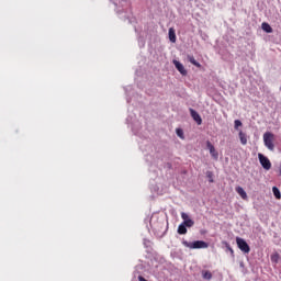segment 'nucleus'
Instances as JSON below:
<instances>
[{"instance_id": "nucleus-1", "label": "nucleus", "mask_w": 281, "mask_h": 281, "mask_svg": "<svg viewBox=\"0 0 281 281\" xmlns=\"http://www.w3.org/2000/svg\"><path fill=\"white\" fill-rule=\"evenodd\" d=\"M274 139H276V136L272 134V133H270V132H267V133H265L263 134V143H265V146L269 149V150H271V151H273L274 150Z\"/></svg>"}, {"instance_id": "nucleus-2", "label": "nucleus", "mask_w": 281, "mask_h": 281, "mask_svg": "<svg viewBox=\"0 0 281 281\" xmlns=\"http://www.w3.org/2000/svg\"><path fill=\"white\" fill-rule=\"evenodd\" d=\"M182 244L190 249H205L209 247V244L203 240H196L193 243L183 241Z\"/></svg>"}, {"instance_id": "nucleus-3", "label": "nucleus", "mask_w": 281, "mask_h": 281, "mask_svg": "<svg viewBox=\"0 0 281 281\" xmlns=\"http://www.w3.org/2000/svg\"><path fill=\"white\" fill-rule=\"evenodd\" d=\"M236 243H237L238 248L241 251H244L245 254H248L250 251V247L243 238L237 237Z\"/></svg>"}, {"instance_id": "nucleus-4", "label": "nucleus", "mask_w": 281, "mask_h": 281, "mask_svg": "<svg viewBox=\"0 0 281 281\" xmlns=\"http://www.w3.org/2000/svg\"><path fill=\"white\" fill-rule=\"evenodd\" d=\"M258 157H259V161H260L261 166H262L266 170H270V169H271V162H270V160H269L267 157H265L262 154H259Z\"/></svg>"}, {"instance_id": "nucleus-5", "label": "nucleus", "mask_w": 281, "mask_h": 281, "mask_svg": "<svg viewBox=\"0 0 281 281\" xmlns=\"http://www.w3.org/2000/svg\"><path fill=\"white\" fill-rule=\"evenodd\" d=\"M206 146H207V148H209V150H210L211 156H212L215 160H217V159H218V153L215 150L214 146L211 144L210 140L206 142Z\"/></svg>"}, {"instance_id": "nucleus-6", "label": "nucleus", "mask_w": 281, "mask_h": 281, "mask_svg": "<svg viewBox=\"0 0 281 281\" xmlns=\"http://www.w3.org/2000/svg\"><path fill=\"white\" fill-rule=\"evenodd\" d=\"M173 65L177 68V70L182 75V76H187V70L184 69L183 65L178 61V60H173Z\"/></svg>"}, {"instance_id": "nucleus-7", "label": "nucleus", "mask_w": 281, "mask_h": 281, "mask_svg": "<svg viewBox=\"0 0 281 281\" xmlns=\"http://www.w3.org/2000/svg\"><path fill=\"white\" fill-rule=\"evenodd\" d=\"M190 113H191L192 119L198 123V125H201L202 124V119L198 114V112H195L193 109H190Z\"/></svg>"}, {"instance_id": "nucleus-8", "label": "nucleus", "mask_w": 281, "mask_h": 281, "mask_svg": "<svg viewBox=\"0 0 281 281\" xmlns=\"http://www.w3.org/2000/svg\"><path fill=\"white\" fill-rule=\"evenodd\" d=\"M236 192L241 196L243 200L248 199L247 193L245 192V190L241 187H237Z\"/></svg>"}, {"instance_id": "nucleus-9", "label": "nucleus", "mask_w": 281, "mask_h": 281, "mask_svg": "<svg viewBox=\"0 0 281 281\" xmlns=\"http://www.w3.org/2000/svg\"><path fill=\"white\" fill-rule=\"evenodd\" d=\"M169 40H170L171 43H176V41H177L176 32L172 27L169 29Z\"/></svg>"}, {"instance_id": "nucleus-10", "label": "nucleus", "mask_w": 281, "mask_h": 281, "mask_svg": "<svg viewBox=\"0 0 281 281\" xmlns=\"http://www.w3.org/2000/svg\"><path fill=\"white\" fill-rule=\"evenodd\" d=\"M239 139H240V143H241L243 145H246L247 142H248L246 133H244V132L240 131V132H239Z\"/></svg>"}, {"instance_id": "nucleus-11", "label": "nucleus", "mask_w": 281, "mask_h": 281, "mask_svg": "<svg viewBox=\"0 0 281 281\" xmlns=\"http://www.w3.org/2000/svg\"><path fill=\"white\" fill-rule=\"evenodd\" d=\"M187 232H188L187 226L183 223L180 224L179 227H178V233L180 235H184V234H187Z\"/></svg>"}, {"instance_id": "nucleus-12", "label": "nucleus", "mask_w": 281, "mask_h": 281, "mask_svg": "<svg viewBox=\"0 0 281 281\" xmlns=\"http://www.w3.org/2000/svg\"><path fill=\"white\" fill-rule=\"evenodd\" d=\"M188 60L195 67L201 68V65L195 60L193 56H188Z\"/></svg>"}, {"instance_id": "nucleus-13", "label": "nucleus", "mask_w": 281, "mask_h": 281, "mask_svg": "<svg viewBox=\"0 0 281 281\" xmlns=\"http://www.w3.org/2000/svg\"><path fill=\"white\" fill-rule=\"evenodd\" d=\"M262 30L267 33H272V27L268 23H262Z\"/></svg>"}, {"instance_id": "nucleus-14", "label": "nucleus", "mask_w": 281, "mask_h": 281, "mask_svg": "<svg viewBox=\"0 0 281 281\" xmlns=\"http://www.w3.org/2000/svg\"><path fill=\"white\" fill-rule=\"evenodd\" d=\"M280 260V255L278 252H274L273 255H271V261L273 263H278Z\"/></svg>"}, {"instance_id": "nucleus-15", "label": "nucleus", "mask_w": 281, "mask_h": 281, "mask_svg": "<svg viewBox=\"0 0 281 281\" xmlns=\"http://www.w3.org/2000/svg\"><path fill=\"white\" fill-rule=\"evenodd\" d=\"M272 191H273L274 196H276L278 200H280V199H281L280 190H279L277 187H273V188H272Z\"/></svg>"}, {"instance_id": "nucleus-16", "label": "nucleus", "mask_w": 281, "mask_h": 281, "mask_svg": "<svg viewBox=\"0 0 281 281\" xmlns=\"http://www.w3.org/2000/svg\"><path fill=\"white\" fill-rule=\"evenodd\" d=\"M202 277L205 279V280H211L212 279V273L210 271H202Z\"/></svg>"}, {"instance_id": "nucleus-17", "label": "nucleus", "mask_w": 281, "mask_h": 281, "mask_svg": "<svg viewBox=\"0 0 281 281\" xmlns=\"http://www.w3.org/2000/svg\"><path fill=\"white\" fill-rule=\"evenodd\" d=\"M186 227H192L193 225H194V222L191 220V218H189V220H187V221H183V223H182Z\"/></svg>"}, {"instance_id": "nucleus-18", "label": "nucleus", "mask_w": 281, "mask_h": 281, "mask_svg": "<svg viewBox=\"0 0 281 281\" xmlns=\"http://www.w3.org/2000/svg\"><path fill=\"white\" fill-rule=\"evenodd\" d=\"M176 133H177V135H178L180 138H182V139L184 138V137H183V131H182L181 128H177V130H176Z\"/></svg>"}, {"instance_id": "nucleus-19", "label": "nucleus", "mask_w": 281, "mask_h": 281, "mask_svg": "<svg viewBox=\"0 0 281 281\" xmlns=\"http://www.w3.org/2000/svg\"><path fill=\"white\" fill-rule=\"evenodd\" d=\"M181 217H182L183 222L190 220V218H189V215L186 214V213H181Z\"/></svg>"}, {"instance_id": "nucleus-20", "label": "nucleus", "mask_w": 281, "mask_h": 281, "mask_svg": "<svg viewBox=\"0 0 281 281\" xmlns=\"http://www.w3.org/2000/svg\"><path fill=\"white\" fill-rule=\"evenodd\" d=\"M243 123L239 120L235 121V128L237 130L239 126H241Z\"/></svg>"}, {"instance_id": "nucleus-21", "label": "nucleus", "mask_w": 281, "mask_h": 281, "mask_svg": "<svg viewBox=\"0 0 281 281\" xmlns=\"http://www.w3.org/2000/svg\"><path fill=\"white\" fill-rule=\"evenodd\" d=\"M138 281H147L144 277L139 276Z\"/></svg>"}, {"instance_id": "nucleus-22", "label": "nucleus", "mask_w": 281, "mask_h": 281, "mask_svg": "<svg viewBox=\"0 0 281 281\" xmlns=\"http://www.w3.org/2000/svg\"><path fill=\"white\" fill-rule=\"evenodd\" d=\"M227 248L229 249V252L234 254V250L229 246H227Z\"/></svg>"}, {"instance_id": "nucleus-23", "label": "nucleus", "mask_w": 281, "mask_h": 281, "mask_svg": "<svg viewBox=\"0 0 281 281\" xmlns=\"http://www.w3.org/2000/svg\"><path fill=\"white\" fill-rule=\"evenodd\" d=\"M280 176H281V165H280Z\"/></svg>"}]
</instances>
